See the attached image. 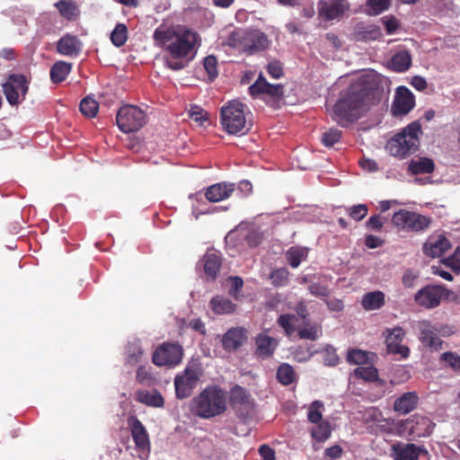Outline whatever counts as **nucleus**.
<instances>
[{
    "mask_svg": "<svg viewBox=\"0 0 460 460\" xmlns=\"http://www.w3.org/2000/svg\"><path fill=\"white\" fill-rule=\"evenodd\" d=\"M289 271L285 268H279L270 273V279L275 287L286 286L288 281Z\"/></svg>",
    "mask_w": 460,
    "mask_h": 460,
    "instance_id": "46",
    "label": "nucleus"
},
{
    "mask_svg": "<svg viewBox=\"0 0 460 460\" xmlns=\"http://www.w3.org/2000/svg\"><path fill=\"white\" fill-rule=\"evenodd\" d=\"M394 452L396 460H418L421 448L411 443L394 446Z\"/></svg>",
    "mask_w": 460,
    "mask_h": 460,
    "instance_id": "30",
    "label": "nucleus"
},
{
    "mask_svg": "<svg viewBox=\"0 0 460 460\" xmlns=\"http://www.w3.org/2000/svg\"><path fill=\"white\" fill-rule=\"evenodd\" d=\"M442 324L431 325L428 321H422L419 323L420 341L425 346L438 350L442 349V341L437 336L438 332H442Z\"/></svg>",
    "mask_w": 460,
    "mask_h": 460,
    "instance_id": "17",
    "label": "nucleus"
},
{
    "mask_svg": "<svg viewBox=\"0 0 460 460\" xmlns=\"http://www.w3.org/2000/svg\"><path fill=\"white\" fill-rule=\"evenodd\" d=\"M72 69V64L63 60L57 61L50 68V80L53 84H59L66 80Z\"/></svg>",
    "mask_w": 460,
    "mask_h": 460,
    "instance_id": "32",
    "label": "nucleus"
},
{
    "mask_svg": "<svg viewBox=\"0 0 460 460\" xmlns=\"http://www.w3.org/2000/svg\"><path fill=\"white\" fill-rule=\"evenodd\" d=\"M322 333V327L317 323L304 322V327L298 331V337L302 340L306 339L315 341Z\"/></svg>",
    "mask_w": 460,
    "mask_h": 460,
    "instance_id": "36",
    "label": "nucleus"
},
{
    "mask_svg": "<svg viewBox=\"0 0 460 460\" xmlns=\"http://www.w3.org/2000/svg\"><path fill=\"white\" fill-rule=\"evenodd\" d=\"M440 360L452 369L460 370V356L458 354L450 351L444 352L440 356Z\"/></svg>",
    "mask_w": 460,
    "mask_h": 460,
    "instance_id": "49",
    "label": "nucleus"
},
{
    "mask_svg": "<svg viewBox=\"0 0 460 460\" xmlns=\"http://www.w3.org/2000/svg\"><path fill=\"white\" fill-rule=\"evenodd\" d=\"M229 404L239 418H247L254 408L251 394L241 385H235L231 388Z\"/></svg>",
    "mask_w": 460,
    "mask_h": 460,
    "instance_id": "12",
    "label": "nucleus"
},
{
    "mask_svg": "<svg viewBox=\"0 0 460 460\" xmlns=\"http://www.w3.org/2000/svg\"><path fill=\"white\" fill-rule=\"evenodd\" d=\"M418 402L419 396L416 392H407L394 401V409L397 412L407 414L416 408Z\"/></svg>",
    "mask_w": 460,
    "mask_h": 460,
    "instance_id": "27",
    "label": "nucleus"
},
{
    "mask_svg": "<svg viewBox=\"0 0 460 460\" xmlns=\"http://www.w3.org/2000/svg\"><path fill=\"white\" fill-rule=\"evenodd\" d=\"M249 94L256 99L261 95H268L274 99H280L284 94V86L281 84H270L260 73L256 81L248 88Z\"/></svg>",
    "mask_w": 460,
    "mask_h": 460,
    "instance_id": "14",
    "label": "nucleus"
},
{
    "mask_svg": "<svg viewBox=\"0 0 460 460\" xmlns=\"http://www.w3.org/2000/svg\"><path fill=\"white\" fill-rule=\"evenodd\" d=\"M259 453L263 460H276L275 451L266 444L260 447Z\"/></svg>",
    "mask_w": 460,
    "mask_h": 460,
    "instance_id": "64",
    "label": "nucleus"
},
{
    "mask_svg": "<svg viewBox=\"0 0 460 460\" xmlns=\"http://www.w3.org/2000/svg\"><path fill=\"white\" fill-rule=\"evenodd\" d=\"M429 4L432 12L440 16L453 17L460 11L455 0H429Z\"/></svg>",
    "mask_w": 460,
    "mask_h": 460,
    "instance_id": "26",
    "label": "nucleus"
},
{
    "mask_svg": "<svg viewBox=\"0 0 460 460\" xmlns=\"http://www.w3.org/2000/svg\"><path fill=\"white\" fill-rule=\"evenodd\" d=\"M367 228L374 231H380L384 226V220L379 215H374L366 222Z\"/></svg>",
    "mask_w": 460,
    "mask_h": 460,
    "instance_id": "61",
    "label": "nucleus"
},
{
    "mask_svg": "<svg viewBox=\"0 0 460 460\" xmlns=\"http://www.w3.org/2000/svg\"><path fill=\"white\" fill-rule=\"evenodd\" d=\"M323 408V403L321 401L313 402L308 409L307 419L312 423L323 422V414L321 410Z\"/></svg>",
    "mask_w": 460,
    "mask_h": 460,
    "instance_id": "43",
    "label": "nucleus"
},
{
    "mask_svg": "<svg viewBox=\"0 0 460 460\" xmlns=\"http://www.w3.org/2000/svg\"><path fill=\"white\" fill-rule=\"evenodd\" d=\"M276 377L279 383L287 386L296 381L297 376L291 365L282 363L277 369Z\"/></svg>",
    "mask_w": 460,
    "mask_h": 460,
    "instance_id": "34",
    "label": "nucleus"
},
{
    "mask_svg": "<svg viewBox=\"0 0 460 460\" xmlns=\"http://www.w3.org/2000/svg\"><path fill=\"white\" fill-rule=\"evenodd\" d=\"M349 7L345 0H322L318 4L319 15L325 21L340 19Z\"/></svg>",
    "mask_w": 460,
    "mask_h": 460,
    "instance_id": "18",
    "label": "nucleus"
},
{
    "mask_svg": "<svg viewBox=\"0 0 460 460\" xmlns=\"http://www.w3.org/2000/svg\"><path fill=\"white\" fill-rule=\"evenodd\" d=\"M55 5L60 14L68 20H75L78 15L77 6L71 0H60Z\"/></svg>",
    "mask_w": 460,
    "mask_h": 460,
    "instance_id": "37",
    "label": "nucleus"
},
{
    "mask_svg": "<svg viewBox=\"0 0 460 460\" xmlns=\"http://www.w3.org/2000/svg\"><path fill=\"white\" fill-rule=\"evenodd\" d=\"M247 340V331L243 327H232L222 336L223 349L227 352L236 351Z\"/></svg>",
    "mask_w": 460,
    "mask_h": 460,
    "instance_id": "19",
    "label": "nucleus"
},
{
    "mask_svg": "<svg viewBox=\"0 0 460 460\" xmlns=\"http://www.w3.org/2000/svg\"><path fill=\"white\" fill-rule=\"evenodd\" d=\"M82 44L75 36L66 35L58 44V50L63 56H77L80 54Z\"/></svg>",
    "mask_w": 460,
    "mask_h": 460,
    "instance_id": "28",
    "label": "nucleus"
},
{
    "mask_svg": "<svg viewBox=\"0 0 460 460\" xmlns=\"http://www.w3.org/2000/svg\"><path fill=\"white\" fill-rule=\"evenodd\" d=\"M111 40L117 47L122 46L127 40L126 25L122 23L118 24L111 34Z\"/></svg>",
    "mask_w": 460,
    "mask_h": 460,
    "instance_id": "47",
    "label": "nucleus"
},
{
    "mask_svg": "<svg viewBox=\"0 0 460 460\" xmlns=\"http://www.w3.org/2000/svg\"><path fill=\"white\" fill-rule=\"evenodd\" d=\"M385 333L387 352L400 355L402 358H407L410 355V349L408 346L401 344L405 337L404 330L400 326H396L391 330L387 329Z\"/></svg>",
    "mask_w": 460,
    "mask_h": 460,
    "instance_id": "15",
    "label": "nucleus"
},
{
    "mask_svg": "<svg viewBox=\"0 0 460 460\" xmlns=\"http://www.w3.org/2000/svg\"><path fill=\"white\" fill-rule=\"evenodd\" d=\"M341 134V131L338 128H329L324 133H323L322 143L327 147H332L334 146V144L340 141Z\"/></svg>",
    "mask_w": 460,
    "mask_h": 460,
    "instance_id": "45",
    "label": "nucleus"
},
{
    "mask_svg": "<svg viewBox=\"0 0 460 460\" xmlns=\"http://www.w3.org/2000/svg\"><path fill=\"white\" fill-rule=\"evenodd\" d=\"M347 360L349 364L365 365L368 363L369 356L367 351L353 349L348 352Z\"/></svg>",
    "mask_w": 460,
    "mask_h": 460,
    "instance_id": "42",
    "label": "nucleus"
},
{
    "mask_svg": "<svg viewBox=\"0 0 460 460\" xmlns=\"http://www.w3.org/2000/svg\"><path fill=\"white\" fill-rule=\"evenodd\" d=\"M385 30L388 33L394 32L398 28V21L394 16H385L382 18Z\"/></svg>",
    "mask_w": 460,
    "mask_h": 460,
    "instance_id": "62",
    "label": "nucleus"
},
{
    "mask_svg": "<svg viewBox=\"0 0 460 460\" xmlns=\"http://www.w3.org/2000/svg\"><path fill=\"white\" fill-rule=\"evenodd\" d=\"M384 240L378 236L368 234L365 238V245L369 249L378 248L383 245Z\"/></svg>",
    "mask_w": 460,
    "mask_h": 460,
    "instance_id": "63",
    "label": "nucleus"
},
{
    "mask_svg": "<svg viewBox=\"0 0 460 460\" xmlns=\"http://www.w3.org/2000/svg\"><path fill=\"white\" fill-rule=\"evenodd\" d=\"M79 109L84 116L93 118L98 112L99 103L90 97H85L81 101Z\"/></svg>",
    "mask_w": 460,
    "mask_h": 460,
    "instance_id": "39",
    "label": "nucleus"
},
{
    "mask_svg": "<svg viewBox=\"0 0 460 460\" xmlns=\"http://www.w3.org/2000/svg\"><path fill=\"white\" fill-rule=\"evenodd\" d=\"M451 243L444 235H439L435 241L429 240L423 245V252L429 257L438 258L442 256L449 248Z\"/></svg>",
    "mask_w": 460,
    "mask_h": 460,
    "instance_id": "24",
    "label": "nucleus"
},
{
    "mask_svg": "<svg viewBox=\"0 0 460 460\" xmlns=\"http://www.w3.org/2000/svg\"><path fill=\"white\" fill-rule=\"evenodd\" d=\"M388 85V79L378 74L368 73L358 76L341 92L333 106V120L341 127H348L358 120L363 110L381 101Z\"/></svg>",
    "mask_w": 460,
    "mask_h": 460,
    "instance_id": "1",
    "label": "nucleus"
},
{
    "mask_svg": "<svg viewBox=\"0 0 460 460\" xmlns=\"http://www.w3.org/2000/svg\"><path fill=\"white\" fill-rule=\"evenodd\" d=\"M354 375L366 381H376L378 378V371L373 366L358 367L354 370Z\"/></svg>",
    "mask_w": 460,
    "mask_h": 460,
    "instance_id": "41",
    "label": "nucleus"
},
{
    "mask_svg": "<svg viewBox=\"0 0 460 460\" xmlns=\"http://www.w3.org/2000/svg\"><path fill=\"white\" fill-rule=\"evenodd\" d=\"M269 75L274 78L279 79L283 75V65L279 59H273L267 66Z\"/></svg>",
    "mask_w": 460,
    "mask_h": 460,
    "instance_id": "54",
    "label": "nucleus"
},
{
    "mask_svg": "<svg viewBox=\"0 0 460 460\" xmlns=\"http://www.w3.org/2000/svg\"><path fill=\"white\" fill-rule=\"evenodd\" d=\"M226 44L239 49L243 54L252 56L269 47L267 36L257 30H233L226 40Z\"/></svg>",
    "mask_w": 460,
    "mask_h": 460,
    "instance_id": "4",
    "label": "nucleus"
},
{
    "mask_svg": "<svg viewBox=\"0 0 460 460\" xmlns=\"http://www.w3.org/2000/svg\"><path fill=\"white\" fill-rule=\"evenodd\" d=\"M195 414L202 419L222 415L227 409L226 393L218 385H208L192 401Z\"/></svg>",
    "mask_w": 460,
    "mask_h": 460,
    "instance_id": "3",
    "label": "nucleus"
},
{
    "mask_svg": "<svg viewBox=\"0 0 460 460\" xmlns=\"http://www.w3.org/2000/svg\"><path fill=\"white\" fill-rule=\"evenodd\" d=\"M429 420L421 416H413L412 419L407 420L405 422V428L410 430V433L416 437H422L429 434L427 429H421L419 428L420 425L429 426Z\"/></svg>",
    "mask_w": 460,
    "mask_h": 460,
    "instance_id": "35",
    "label": "nucleus"
},
{
    "mask_svg": "<svg viewBox=\"0 0 460 460\" xmlns=\"http://www.w3.org/2000/svg\"><path fill=\"white\" fill-rule=\"evenodd\" d=\"M415 105V99L412 93L406 86H399L391 107L394 116L408 114Z\"/></svg>",
    "mask_w": 460,
    "mask_h": 460,
    "instance_id": "16",
    "label": "nucleus"
},
{
    "mask_svg": "<svg viewBox=\"0 0 460 460\" xmlns=\"http://www.w3.org/2000/svg\"><path fill=\"white\" fill-rule=\"evenodd\" d=\"M391 0H367V13L377 15L388 9Z\"/></svg>",
    "mask_w": 460,
    "mask_h": 460,
    "instance_id": "48",
    "label": "nucleus"
},
{
    "mask_svg": "<svg viewBox=\"0 0 460 460\" xmlns=\"http://www.w3.org/2000/svg\"><path fill=\"white\" fill-rule=\"evenodd\" d=\"M200 263L208 280H215L222 265V258L217 252H207L202 257Z\"/></svg>",
    "mask_w": 460,
    "mask_h": 460,
    "instance_id": "22",
    "label": "nucleus"
},
{
    "mask_svg": "<svg viewBox=\"0 0 460 460\" xmlns=\"http://www.w3.org/2000/svg\"><path fill=\"white\" fill-rule=\"evenodd\" d=\"M220 119L223 128L232 135H243L247 132L243 104L238 101H230L221 108Z\"/></svg>",
    "mask_w": 460,
    "mask_h": 460,
    "instance_id": "6",
    "label": "nucleus"
},
{
    "mask_svg": "<svg viewBox=\"0 0 460 460\" xmlns=\"http://www.w3.org/2000/svg\"><path fill=\"white\" fill-rule=\"evenodd\" d=\"M128 424L136 447L142 449L149 447V435L142 422L136 416H130Z\"/></svg>",
    "mask_w": 460,
    "mask_h": 460,
    "instance_id": "21",
    "label": "nucleus"
},
{
    "mask_svg": "<svg viewBox=\"0 0 460 460\" xmlns=\"http://www.w3.org/2000/svg\"><path fill=\"white\" fill-rule=\"evenodd\" d=\"M332 433L331 425L328 421L317 423V426L311 429L313 438L317 442H324Z\"/></svg>",
    "mask_w": 460,
    "mask_h": 460,
    "instance_id": "38",
    "label": "nucleus"
},
{
    "mask_svg": "<svg viewBox=\"0 0 460 460\" xmlns=\"http://www.w3.org/2000/svg\"><path fill=\"white\" fill-rule=\"evenodd\" d=\"M255 345L256 355L261 358H268L274 354L278 341L276 339L262 332L256 337Z\"/></svg>",
    "mask_w": 460,
    "mask_h": 460,
    "instance_id": "23",
    "label": "nucleus"
},
{
    "mask_svg": "<svg viewBox=\"0 0 460 460\" xmlns=\"http://www.w3.org/2000/svg\"><path fill=\"white\" fill-rule=\"evenodd\" d=\"M217 59H203L202 64L205 71L208 74V79L209 82L214 81L217 75Z\"/></svg>",
    "mask_w": 460,
    "mask_h": 460,
    "instance_id": "53",
    "label": "nucleus"
},
{
    "mask_svg": "<svg viewBox=\"0 0 460 460\" xmlns=\"http://www.w3.org/2000/svg\"><path fill=\"white\" fill-rule=\"evenodd\" d=\"M228 281L231 284V287L228 290L230 296H232L235 300L240 299L242 295L240 294L243 287V280L241 277H229Z\"/></svg>",
    "mask_w": 460,
    "mask_h": 460,
    "instance_id": "51",
    "label": "nucleus"
},
{
    "mask_svg": "<svg viewBox=\"0 0 460 460\" xmlns=\"http://www.w3.org/2000/svg\"><path fill=\"white\" fill-rule=\"evenodd\" d=\"M435 170V164L429 157H420L417 160H411L408 164V172L412 175L431 173Z\"/></svg>",
    "mask_w": 460,
    "mask_h": 460,
    "instance_id": "29",
    "label": "nucleus"
},
{
    "mask_svg": "<svg viewBox=\"0 0 460 460\" xmlns=\"http://www.w3.org/2000/svg\"><path fill=\"white\" fill-rule=\"evenodd\" d=\"M420 133V124L413 121L387 142L386 149L393 156L405 158L418 150Z\"/></svg>",
    "mask_w": 460,
    "mask_h": 460,
    "instance_id": "5",
    "label": "nucleus"
},
{
    "mask_svg": "<svg viewBox=\"0 0 460 460\" xmlns=\"http://www.w3.org/2000/svg\"><path fill=\"white\" fill-rule=\"evenodd\" d=\"M116 122L122 132H135L146 124V113L135 105H125L117 111Z\"/></svg>",
    "mask_w": 460,
    "mask_h": 460,
    "instance_id": "9",
    "label": "nucleus"
},
{
    "mask_svg": "<svg viewBox=\"0 0 460 460\" xmlns=\"http://www.w3.org/2000/svg\"><path fill=\"white\" fill-rule=\"evenodd\" d=\"M2 88L8 103L16 106L25 100L29 90V82L23 75L11 74L2 84Z\"/></svg>",
    "mask_w": 460,
    "mask_h": 460,
    "instance_id": "10",
    "label": "nucleus"
},
{
    "mask_svg": "<svg viewBox=\"0 0 460 460\" xmlns=\"http://www.w3.org/2000/svg\"><path fill=\"white\" fill-rule=\"evenodd\" d=\"M153 37L155 45L179 58L195 56L201 45V38L197 31L181 25H160L155 30Z\"/></svg>",
    "mask_w": 460,
    "mask_h": 460,
    "instance_id": "2",
    "label": "nucleus"
},
{
    "mask_svg": "<svg viewBox=\"0 0 460 460\" xmlns=\"http://www.w3.org/2000/svg\"><path fill=\"white\" fill-rule=\"evenodd\" d=\"M411 59H389V66L396 72H404L410 68Z\"/></svg>",
    "mask_w": 460,
    "mask_h": 460,
    "instance_id": "59",
    "label": "nucleus"
},
{
    "mask_svg": "<svg viewBox=\"0 0 460 460\" xmlns=\"http://www.w3.org/2000/svg\"><path fill=\"white\" fill-rule=\"evenodd\" d=\"M236 190L234 183L222 181L210 185L205 190V198L209 202H219L230 198Z\"/></svg>",
    "mask_w": 460,
    "mask_h": 460,
    "instance_id": "20",
    "label": "nucleus"
},
{
    "mask_svg": "<svg viewBox=\"0 0 460 460\" xmlns=\"http://www.w3.org/2000/svg\"><path fill=\"white\" fill-rule=\"evenodd\" d=\"M163 65L173 71L181 70L188 66L190 59H161Z\"/></svg>",
    "mask_w": 460,
    "mask_h": 460,
    "instance_id": "57",
    "label": "nucleus"
},
{
    "mask_svg": "<svg viewBox=\"0 0 460 460\" xmlns=\"http://www.w3.org/2000/svg\"><path fill=\"white\" fill-rule=\"evenodd\" d=\"M203 370L199 365L188 366L174 378L176 398L183 400L189 398L194 388L198 385Z\"/></svg>",
    "mask_w": 460,
    "mask_h": 460,
    "instance_id": "8",
    "label": "nucleus"
},
{
    "mask_svg": "<svg viewBox=\"0 0 460 460\" xmlns=\"http://www.w3.org/2000/svg\"><path fill=\"white\" fill-rule=\"evenodd\" d=\"M183 349L181 345L173 342H164L155 350L153 363L156 366H176L181 363Z\"/></svg>",
    "mask_w": 460,
    "mask_h": 460,
    "instance_id": "11",
    "label": "nucleus"
},
{
    "mask_svg": "<svg viewBox=\"0 0 460 460\" xmlns=\"http://www.w3.org/2000/svg\"><path fill=\"white\" fill-rule=\"evenodd\" d=\"M384 305L385 294L378 290L366 293L361 300V305L367 311L377 310Z\"/></svg>",
    "mask_w": 460,
    "mask_h": 460,
    "instance_id": "31",
    "label": "nucleus"
},
{
    "mask_svg": "<svg viewBox=\"0 0 460 460\" xmlns=\"http://www.w3.org/2000/svg\"><path fill=\"white\" fill-rule=\"evenodd\" d=\"M431 223L430 217L407 209H400L392 217V224L397 229L416 234L425 232Z\"/></svg>",
    "mask_w": 460,
    "mask_h": 460,
    "instance_id": "7",
    "label": "nucleus"
},
{
    "mask_svg": "<svg viewBox=\"0 0 460 460\" xmlns=\"http://www.w3.org/2000/svg\"><path fill=\"white\" fill-rule=\"evenodd\" d=\"M305 256V252L297 247H291L287 252V260L292 268H297Z\"/></svg>",
    "mask_w": 460,
    "mask_h": 460,
    "instance_id": "44",
    "label": "nucleus"
},
{
    "mask_svg": "<svg viewBox=\"0 0 460 460\" xmlns=\"http://www.w3.org/2000/svg\"><path fill=\"white\" fill-rule=\"evenodd\" d=\"M213 312L217 314H232L236 309V305L228 298L217 296L210 300Z\"/></svg>",
    "mask_w": 460,
    "mask_h": 460,
    "instance_id": "33",
    "label": "nucleus"
},
{
    "mask_svg": "<svg viewBox=\"0 0 460 460\" xmlns=\"http://www.w3.org/2000/svg\"><path fill=\"white\" fill-rule=\"evenodd\" d=\"M419 278V275L415 273L412 270H407L404 271L403 276L402 278V282L406 288H411L414 286L416 279Z\"/></svg>",
    "mask_w": 460,
    "mask_h": 460,
    "instance_id": "60",
    "label": "nucleus"
},
{
    "mask_svg": "<svg viewBox=\"0 0 460 460\" xmlns=\"http://www.w3.org/2000/svg\"><path fill=\"white\" fill-rule=\"evenodd\" d=\"M445 264L456 271H460V246H457L454 253L445 259Z\"/></svg>",
    "mask_w": 460,
    "mask_h": 460,
    "instance_id": "58",
    "label": "nucleus"
},
{
    "mask_svg": "<svg viewBox=\"0 0 460 460\" xmlns=\"http://www.w3.org/2000/svg\"><path fill=\"white\" fill-rule=\"evenodd\" d=\"M367 206L364 204L353 206L349 209V217L356 221H360L365 218L367 215Z\"/></svg>",
    "mask_w": 460,
    "mask_h": 460,
    "instance_id": "55",
    "label": "nucleus"
},
{
    "mask_svg": "<svg viewBox=\"0 0 460 460\" xmlns=\"http://www.w3.org/2000/svg\"><path fill=\"white\" fill-rule=\"evenodd\" d=\"M447 289L439 285H427L414 295V302L420 307L427 309L439 305Z\"/></svg>",
    "mask_w": 460,
    "mask_h": 460,
    "instance_id": "13",
    "label": "nucleus"
},
{
    "mask_svg": "<svg viewBox=\"0 0 460 460\" xmlns=\"http://www.w3.org/2000/svg\"><path fill=\"white\" fill-rule=\"evenodd\" d=\"M308 290L311 295L324 299L330 296V288L319 282H311L308 286Z\"/></svg>",
    "mask_w": 460,
    "mask_h": 460,
    "instance_id": "50",
    "label": "nucleus"
},
{
    "mask_svg": "<svg viewBox=\"0 0 460 460\" xmlns=\"http://www.w3.org/2000/svg\"><path fill=\"white\" fill-rule=\"evenodd\" d=\"M296 320L294 314H281L278 319V323L282 327L288 335H291L295 332L293 322Z\"/></svg>",
    "mask_w": 460,
    "mask_h": 460,
    "instance_id": "52",
    "label": "nucleus"
},
{
    "mask_svg": "<svg viewBox=\"0 0 460 460\" xmlns=\"http://www.w3.org/2000/svg\"><path fill=\"white\" fill-rule=\"evenodd\" d=\"M136 400L140 403L154 408H162L164 405V399L156 389L137 390L136 392Z\"/></svg>",
    "mask_w": 460,
    "mask_h": 460,
    "instance_id": "25",
    "label": "nucleus"
},
{
    "mask_svg": "<svg viewBox=\"0 0 460 460\" xmlns=\"http://www.w3.org/2000/svg\"><path fill=\"white\" fill-rule=\"evenodd\" d=\"M323 362L325 366L334 367L339 363V357L332 348H326L323 352Z\"/></svg>",
    "mask_w": 460,
    "mask_h": 460,
    "instance_id": "56",
    "label": "nucleus"
},
{
    "mask_svg": "<svg viewBox=\"0 0 460 460\" xmlns=\"http://www.w3.org/2000/svg\"><path fill=\"white\" fill-rule=\"evenodd\" d=\"M143 356L142 348L137 343H130L127 347L126 362L130 366L137 365Z\"/></svg>",
    "mask_w": 460,
    "mask_h": 460,
    "instance_id": "40",
    "label": "nucleus"
}]
</instances>
